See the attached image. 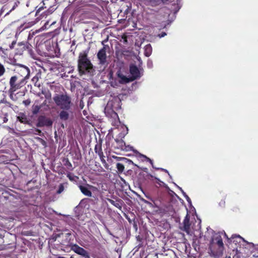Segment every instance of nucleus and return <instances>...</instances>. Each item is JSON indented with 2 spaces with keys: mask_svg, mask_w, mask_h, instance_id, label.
<instances>
[{
  "mask_svg": "<svg viewBox=\"0 0 258 258\" xmlns=\"http://www.w3.org/2000/svg\"><path fill=\"white\" fill-rule=\"evenodd\" d=\"M145 202L146 203L148 204H151L150 203H149V202L146 201H145Z\"/></svg>",
  "mask_w": 258,
  "mask_h": 258,
  "instance_id": "47",
  "label": "nucleus"
},
{
  "mask_svg": "<svg viewBox=\"0 0 258 258\" xmlns=\"http://www.w3.org/2000/svg\"><path fill=\"white\" fill-rule=\"evenodd\" d=\"M68 110H63L62 109L61 111L59 113V118L63 121L67 120L69 118V113L68 112Z\"/></svg>",
  "mask_w": 258,
  "mask_h": 258,
  "instance_id": "16",
  "label": "nucleus"
},
{
  "mask_svg": "<svg viewBox=\"0 0 258 258\" xmlns=\"http://www.w3.org/2000/svg\"><path fill=\"white\" fill-rule=\"evenodd\" d=\"M112 112L114 115H117V114L114 111H112Z\"/></svg>",
  "mask_w": 258,
  "mask_h": 258,
  "instance_id": "49",
  "label": "nucleus"
},
{
  "mask_svg": "<svg viewBox=\"0 0 258 258\" xmlns=\"http://www.w3.org/2000/svg\"><path fill=\"white\" fill-rule=\"evenodd\" d=\"M95 152L99 155L103 154V152L102 150L101 144H97L94 148Z\"/></svg>",
  "mask_w": 258,
  "mask_h": 258,
  "instance_id": "22",
  "label": "nucleus"
},
{
  "mask_svg": "<svg viewBox=\"0 0 258 258\" xmlns=\"http://www.w3.org/2000/svg\"><path fill=\"white\" fill-rule=\"evenodd\" d=\"M39 76H40V74H37L35 76H34V77L32 79V81L33 83H36L38 81V80H39Z\"/></svg>",
  "mask_w": 258,
  "mask_h": 258,
  "instance_id": "34",
  "label": "nucleus"
},
{
  "mask_svg": "<svg viewBox=\"0 0 258 258\" xmlns=\"http://www.w3.org/2000/svg\"><path fill=\"white\" fill-rule=\"evenodd\" d=\"M53 123L52 120L46 117L44 115H40L37 119L36 126L38 127H42L43 126L49 127L51 126Z\"/></svg>",
  "mask_w": 258,
  "mask_h": 258,
  "instance_id": "7",
  "label": "nucleus"
},
{
  "mask_svg": "<svg viewBox=\"0 0 258 258\" xmlns=\"http://www.w3.org/2000/svg\"><path fill=\"white\" fill-rule=\"evenodd\" d=\"M36 23L34 21L25 22L21 25L17 29L16 34H20L22 32L26 29H28L33 26Z\"/></svg>",
  "mask_w": 258,
  "mask_h": 258,
  "instance_id": "13",
  "label": "nucleus"
},
{
  "mask_svg": "<svg viewBox=\"0 0 258 258\" xmlns=\"http://www.w3.org/2000/svg\"><path fill=\"white\" fill-rule=\"evenodd\" d=\"M16 41H13L12 43L10 45V48L11 49H13L15 45L16 44Z\"/></svg>",
  "mask_w": 258,
  "mask_h": 258,
  "instance_id": "40",
  "label": "nucleus"
},
{
  "mask_svg": "<svg viewBox=\"0 0 258 258\" xmlns=\"http://www.w3.org/2000/svg\"><path fill=\"white\" fill-rule=\"evenodd\" d=\"M63 190L64 186L63 184L61 183L59 185L58 189H57L56 193L57 194H60L63 191Z\"/></svg>",
  "mask_w": 258,
  "mask_h": 258,
  "instance_id": "31",
  "label": "nucleus"
},
{
  "mask_svg": "<svg viewBox=\"0 0 258 258\" xmlns=\"http://www.w3.org/2000/svg\"><path fill=\"white\" fill-rule=\"evenodd\" d=\"M42 107V105H33L32 107V112L33 113V114L35 115V114H37L40 109H41Z\"/></svg>",
  "mask_w": 258,
  "mask_h": 258,
  "instance_id": "23",
  "label": "nucleus"
},
{
  "mask_svg": "<svg viewBox=\"0 0 258 258\" xmlns=\"http://www.w3.org/2000/svg\"><path fill=\"white\" fill-rule=\"evenodd\" d=\"M6 72V69L4 66L0 63V77L3 76Z\"/></svg>",
  "mask_w": 258,
  "mask_h": 258,
  "instance_id": "29",
  "label": "nucleus"
},
{
  "mask_svg": "<svg viewBox=\"0 0 258 258\" xmlns=\"http://www.w3.org/2000/svg\"><path fill=\"white\" fill-rule=\"evenodd\" d=\"M3 237L4 236L1 234H0V238L3 239Z\"/></svg>",
  "mask_w": 258,
  "mask_h": 258,
  "instance_id": "46",
  "label": "nucleus"
},
{
  "mask_svg": "<svg viewBox=\"0 0 258 258\" xmlns=\"http://www.w3.org/2000/svg\"><path fill=\"white\" fill-rule=\"evenodd\" d=\"M128 133V128L127 127H125V130L122 132L121 133H119L118 135V138L119 139H122V138H124L125 135Z\"/></svg>",
  "mask_w": 258,
  "mask_h": 258,
  "instance_id": "26",
  "label": "nucleus"
},
{
  "mask_svg": "<svg viewBox=\"0 0 258 258\" xmlns=\"http://www.w3.org/2000/svg\"><path fill=\"white\" fill-rule=\"evenodd\" d=\"M158 169H159V170H161V171H164V172H166V173H167L169 175V172H168V170H166V169H163V168H158Z\"/></svg>",
  "mask_w": 258,
  "mask_h": 258,
  "instance_id": "42",
  "label": "nucleus"
},
{
  "mask_svg": "<svg viewBox=\"0 0 258 258\" xmlns=\"http://www.w3.org/2000/svg\"><path fill=\"white\" fill-rule=\"evenodd\" d=\"M35 131L38 133V134H40L41 133V131L39 129L36 128L35 130Z\"/></svg>",
  "mask_w": 258,
  "mask_h": 258,
  "instance_id": "44",
  "label": "nucleus"
},
{
  "mask_svg": "<svg viewBox=\"0 0 258 258\" xmlns=\"http://www.w3.org/2000/svg\"><path fill=\"white\" fill-rule=\"evenodd\" d=\"M46 104V100H45L43 102V103L42 104V105H42V106L43 105H45V104Z\"/></svg>",
  "mask_w": 258,
  "mask_h": 258,
  "instance_id": "45",
  "label": "nucleus"
},
{
  "mask_svg": "<svg viewBox=\"0 0 258 258\" xmlns=\"http://www.w3.org/2000/svg\"><path fill=\"white\" fill-rule=\"evenodd\" d=\"M209 249L214 256L220 257L223 253L224 246L221 247L220 246H209Z\"/></svg>",
  "mask_w": 258,
  "mask_h": 258,
  "instance_id": "11",
  "label": "nucleus"
},
{
  "mask_svg": "<svg viewBox=\"0 0 258 258\" xmlns=\"http://www.w3.org/2000/svg\"><path fill=\"white\" fill-rule=\"evenodd\" d=\"M57 106L61 109L70 110L72 105L71 98L67 94H56L53 98Z\"/></svg>",
  "mask_w": 258,
  "mask_h": 258,
  "instance_id": "3",
  "label": "nucleus"
},
{
  "mask_svg": "<svg viewBox=\"0 0 258 258\" xmlns=\"http://www.w3.org/2000/svg\"><path fill=\"white\" fill-rule=\"evenodd\" d=\"M66 173L65 168L64 167H61V168L60 169V170L58 172V174L63 175V174H65Z\"/></svg>",
  "mask_w": 258,
  "mask_h": 258,
  "instance_id": "38",
  "label": "nucleus"
},
{
  "mask_svg": "<svg viewBox=\"0 0 258 258\" xmlns=\"http://www.w3.org/2000/svg\"><path fill=\"white\" fill-rule=\"evenodd\" d=\"M79 189L86 196L91 197L92 192L86 186L80 185L79 186Z\"/></svg>",
  "mask_w": 258,
  "mask_h": 258,
  "instance_id": "17",
  "label": "nucleus"
},
{
  "mask_svg": "<svg viewBox=\"0 0 258 258\" xmlns=\"http://www.w3.org/2000/svg\"><path fill=\"white\" fill-rule=\"evenodd\" d=\"M225 258H231L230 256H226Z\"/></svg>",
  "mask_w": 258,
  "mask_h": 258,
  "instance_id": "53",
  "label": "nucleus"
},
{
  "mask_svg": "<svg viewBox=\"0 0 258 258\" xmlns=\"http://www.w3.org/2000/svg\"><path fill=\"white\" fill-rule=\"evenodd\" d=\"M89 49L83 50L79 54L78 71L80 76L93 75L95 71L94 66L88 57Z\"/></svg>",
  "mask_w": 258,
  "mask_h": 258,
  "instance_id": "1",
  "label": "nucleus"
},
{
  "mask_svg": "<svg viewBox=\"0 0 258 258\" xmlns=\"http://www.w3.org/2000/svg\"><path fill=\"white\" fill-rule=\"evenodd\" d=\"M18 46L17 49L20 53H22L25 50H27L30 54L33 52V46L27 41L19 42Z\"/></svg>",
  "mask_w": 258,
  "mask_h": 258,
  "instance_id": "9",
  "label": "nucleus"
},
{
  "mask_svg": "<svg viewBox=\"0 0 258 258\" xmlns=\"http://www.w3.org/2000/svg\"><path fill=\"white\" fill-rule=\"evenodd\" d=\"M14 72L15 73V76L27 83V80L29 79L30 75V70L28 67L23 64H18L16 67Z\"/></svg>",
  "mask_w": 258,
  "mask_h": 258,
  "instance_id": "4",
  "label": "nucleus"
},
{
  "mask_svg": "<svg viewBox=\"0 0 258 258\" xmlns=\"http://www.w3.org/2000/svg\"><path fill=\"white\" fill-rule=\"evenodd\" d=\"M27 82L14 75L12 76L10 79L9 85L10 88L8 90V94L10 98L13 101H16V98L15 97V92L19 89L24 87Z\"/></svg>",
  "mask_w": 258,
  "mask_h": 258,
  "instance_id": "2",
  "label": "nucleus"
},
{
  "mask_svg": "<svg viewBox=\"0 0 258 258\" xmlns=\"http://www.w3.org/2000/svg\"><path fill=\"white\" fill-rule=\"evenodd\" d=\"M103 47L99 50L97 54V58L99 60V64L104 65L107 62L106 50L109 49V47L107 45H104L103 41L102 42Z\"/></svg>",
  "mask_w": 258,
  "mask_h": 258,
  "instance_id": "6",
  "label": "nucleus"
},
{
  "mask_svg": "<svg viewBox=\"0 0 258 258\" xmlns=\"http://www.w3.org/2000/svg\"><path fill=\"white\" fill-rule=\"evenodd\" d=\"M117 76L118 78H120L124 83H128L130 81L129 79L126 77L121 74H118Z\"/></svg>",
  "mask_w": 258,
  "mask_h": 258,
  "instance_id": "27",
  "label": "nucleus"
},
{
  "mask_svg": "<svg viewBox=\"0 0 258 258\" xmlns=\"http://www.w3.org/2000/svg\"><path fill=\"white\" fill-rule=\"evenodd\" d=\"M9 13H10V12H8V13H7V14L5 15V16H7V15H8V14H9Z\"/></svg>",
  "mask_w": 258,
  "mask_h": 258,
  "instance_id": "52",
  "label": "nucleus"
},
{
  "mask_svg": "<svg viewBox=\"0 0 258 258\" xmlns=\"http://www.w3.org/2000/svg\"><path fill=\"white\" fill-rule=\"evenodd\" d=\"M87 185L88 186H89L90 188L93 187V186L92 185H89V184H87Z\"/></svg>",
  "mask_w": 258,
  "mask_h": 258,
  "instance_id": "50",
  "label": "nucleus"
},
{
  "mask_svg": "<svg viewBox=\"0 0 258 258\" xmlns=\"http://www.w3.org/2000/svg\"><path fill=\"white\" fill-rule=\"evenodd\" d=\"M36 32H34V31H32V32H29V35H28V40H31L32 37H33V36L36 34Z\"/></svg>",
  "mask_w": 258,
  "mask_h": 258,
  "instance_id": "35",
  "label": "nucleus"
},
{
  "mask_svg": "<svg viewBox=\"0 0 258 258\" xmlns=\"http://www.w3.org/2000/svg\"><path fill=\"white\" fill-rule=\"evenodd\" d=\"M62 162L63 163V165L67 167L69 171H72L74 170L72 164L69 161L68 158H64L62 159Z\"/></svg>",
  "mask_w": 258,
  "mask_h": 258,
  "instance_id": "19",
  "label": "nucleus"
},
{
  "mask_svg": "<svg viewBox=\"0 0 258 258\" xmlns=\"http://www.w3.org/2000/svg\"><path fill=\"white\" fill-rule=\"evenodd\" d=\"M156 181L155 183L157 184L159 186H162L164 183L163 181H161L159 179L155 178Z\"/></svg>",
  "mask_w": 258,
  "mask_h": 258,
  "instance_id": "36",
  "label": "nucleus"
},
{
  "mask_svg": "<svg viewBox=\"0 0 258 258\" xmlns=\"http://www.w3.org/2000/svg\"><path fill=\"white\" fill-rule=\"evenodd\" d=\"M184 197L186 198V200H187V201L188 202V203H190L191 202V200L189 198V197L186 195L185 194V193H184Z\"/></svg>",
  "mask_w": 258,
  "mask_h": 258,
  "instance_id": "39",
  "label": "nucleus"
},
{
  "mask_svg": "<svg viewBox=\"0 0 258 258\" xmlns=\"http://www.w3.org/2000/svg\"><path fill=\"white\" fill-rule=\"evenodd\" d=\"M143 159H145V160H146L147 161H148L150 162V163L152 165V167L153 168H154V166H153V161L149 158H148V157H147L146 155H142L141 154V156H140Z\"/></svg>",
  "mask_w": 258,
  "mask_h": 258,
  "instance_id": "28",
  "label": "nucleus"
},
{
  "mask_svg": "<svg viewBox=\"0 0 258 258\" xmlns=\"http://www.w3.org/2000/svg\"><path fill=\"white\" fill-rule=\"evenodd\" d=\"M31 101L30 99H28L26 100H25L23 101V103L26 106H27L29 105L31 103Z\"/></svg>",
  "mask_w": 258,
  "mask_h": 258,
  "instance_id": "37",
  "label": "nucleus"
},
{
  "mask_svg": "<svg viewBox=\"0 0 258 258\" xmlns=\"http://www.w3.org/2000/svg\"><path fill=\"white\" fill-rule=\"evenodd\" d=\"M152 48L150 44L146 45L145 46V52L144 54L145 55L148 57L149 56L151 53H152Z\"/></svg>",
  "mask_w": 258,
  "mask_h": 258,
  "instance_id": "21",
  "label": "nucleus"
},
{
  "mask_svg": "<svg viewBox=\"0 0 258 258\" xmlns=\"http://www.w3.org/2000/svg\"><path fill=\"white\" fill-rule=\"evenodd\" d=\"M183 229L182 230L185 231L186 233L189 234L190 232V224L189 222V217L187 214L185 217L183 221Z\"/></svg>",
  "mask_w": 258,
  "mask_h": 258,
  "instance_id": "14",
  "label": "nucleus"
},
{
  "mask_svg": "<svg viewBox=\"0 0 258 258\" xmlns=\"http://www.w3.org/2000/svg\"><path fill=\"white\" fill-rule=\"evenodd\" d=\"M107 201L112 205L116 207L117 208L121 210L122 208V205L123 204V202L120 199H117L116 200L114 201L110 199H107Z\"/></svg>",
  "mask_w": 258,
  "mask_h": 258,
  "instance_id": "15",
  "label": "nucleus"
},
{
  "mask_svg": "<svg viewBox=\"0 0 258 258\" xmlns=\"http://www.w3.org/2000/svg\"><path fill=\"white\" fill-rule=\"evenodd\" d=\"M224 236L225 237H226L228 240L229 241V242H231V239H233L234 237H237V235H232L231 237L230 238H229L228 237V235H227V234L224 232ZM237 237H240V236L239 235L237 236Z\"/></svg>",
  "mask_w": 258,
  "mask_h": 258,
  "instance_id": "33",
  "label": "nucleus"
},
{
  "mask_svg": "<svg viewBox=\"0 0 258 258\" xmlns=\"http://www.w3.org/2000/svg\"><path fill=\"white\" fill-rule=\"evenodd\" d=\"M99 158L100 159V160L101 161V162L102 163V164L105 166V165H107V163L106 162V160L105 159V156L104 155V154H101V155H99Z\"/></svg>",
  "mask_w": 258,
  "mask_h": 258,
  "instance_id": "30",
  "label": "nucleus"
},
{
  "mask_svg": "<svg viewBox=\"0 0 258 258\" xmlns=\"http://www.w3.org/2000/svg\"><path fill=\"white\" fill-rule=\"evenodd\" d=\"M37 141H38L44 147L46 146V142L42 138L39 137H37L36 138Z\"/></svg>",
  "mask_w": 258,
  "mask_h": 258,
  "instance_id": "32",
  "label": "nucleus"
},
{
  "mask_svg": "<svg viewBox=\"0 0 258 258\" xmlns=\"http://www.w3.org/2000/svg\"><path fill=\"white\" fill-rule=\"evenodd\" d=\"M130 73L132 75L131 78V81L135 80L141 77L138 68L135 64H132L130 66Z\"/></svg>",
  "mask_w": 258,
  "mask_h": 258,
  "instance_id": "10",
  "label": "nucleus"
},
{
  "mask_svg": "<svg viewBox=\"0 0 258 258\" xmlns=\"http://www.w3.org/2000/svg\"><path fill=\"white\" fill-rule=\"evenodd\" d=\"M116 168L119 173H122L124 169V166L122 163H117L116 164Z\"/></svg>",
  "mask_w": 258,
  "mask_h": 258,
  "instance_id": "25",
  "label": "nucleus"
},
{
  "mask_svg": "<svg viewBox=\"0 0 258 258\" xmlns=\"http://www.w3.org/2000/svg\"><path fill=\"white\" fill-rule=\"evenodd\" d=\"M38 9L36 12V16H38L39 13L41 12V10L44 9H46L48 8L47 11H45L43 13L40 14L41 17L47 16L51 14L54 11L55 8L54 7H51L49 4V0H43L42 2L36 8H38Z\"/></svg>",
  "mask_w": 258,
  "mask_h": 258,
  "instance_id": "5",
  "label": "nucleus"
},
{
  "mask_svg": "<svg viewBox=\"0 0 258 258\" xmlns=\"http://www.w3.org/2000/svg\"><path fill=\"white\" fill-rule=\"evenodd\" d=\"M115 141L118 145V147H117L118 149H120L122 150H128L126 149L125 143L122 139H115Z\"/></svg>",
  "mask_w": 258,
  "mask_h": 258,
  "instance_id": "18",
  "label": "nucleus"
},
{
  "mask_svg": "<svg viewBox=\"0 0 258 258\" xmlns=\"http://www.w3.org/2000/svg\"><path fill=\"white\" fill-rule=\"evenodd\" d=\"M5 247V246L4 245H0V250L4 249Z\"/></svg>",
  "mask_w": 258,
  "mask_h": 258,
  "instance_id": "43",
  "label": "nucleus"
},
{
  "mask_svg": "<svg viewBox=\"0 0 258 258\" xmlns=\"http://www.w3.org/2000/svg\"><path fill=\"white\" fill-rule=\"evenodd\" d=\"M7 120H8V119L5 117V119H4V121L5 122H6L7 121Z\"/></svg>",
  "mask_w": 258,
  "mask_h": 258,
  "instance_id": "48",
  "label": "nucleus"
},
{
  "mask_svg": "<svg viewBox=\"0 0 258 258\" xmlns=\"http://www.w3.org/2000/svg\"><path fill=\"white\" fill-rule=\"evenodd\" d=\"M67 176L71 181H75L76 179L79 178L78 176L73 175V174L71 173L70 171H67Z\"/></svg>",
  "mask_w": 258,
  "mask_h": 258,
  "instance_id": "24",
  "label": "nucleus"
},
{
  "mask_svg": "<svg viewBox=\"0 0 258 258\" xmlns=\"http://www.w3.org/2000/svg\"><path fill=\"white\" fill-rule=\"evenodd\" d=\"M17 119L21 123L24 124L29 123V120L27 118L26 115L24 113L20 114V115L17 117Z\"/></svg>",
  "mask_w": 258,
  "mask_h": 258,
  "instance_id": "20",
  "label": "nucleus"
},
{
  "mask_svg": "<svg viewBox=\"0 0 258 258\" xmlns=\"http://www.w3.org/2000/svg\"><path fill=\"white\" fill-rule=\"evenodd\" d=\"M160 37H163L165 35H166V33L165 32H162L159 35Z\"/></svg>",
  "mask_w": 258,
  "mask_h": 258,
  "instance_id": "41",
  "label": "nucleus"
},
{
  "mask_svg": "<svg viewBox=\"0 0 258 258\" xmlns=\"http://www.w3.org/2000/svg\"><path fill=\"white\" fill-rule=\"evenodd\" d=\"M71 249L75 253L81 255L84 258H90L88 252L76 244L72 245Z\"/></svg>",
  "mask_w": 258,
  "mask_h": 258,
  "instance_id": "8",
  "label": "nucleus"
},
{
  "mask_svg": "<svg viewBox=\"0 0 258 258\" xmlns=\"http://www.w3.org/2000/svg\"><path fill=\"white\" fill-rule=\"evenodd\" d=\"M169 208L170 209H172V207H170Z\"/></svg>",
  "mask_w": 258,
  "mask_h": 258,
  "instance_id": "54",
  "label": "nucleus"
},
{
  "mask_svg": "<svg viewBox=\"0 0 258 258\" xmlns=\"http://www.w3.org/2000/svg\"><path fill=\"white\" fill-rule=\"evenodd\" d=\"M67 235L70 236L71 235V233H68L66 234Z\"/></svg>",
  "mask_w": 258,
  "mask_h": 258,
  "instance_id": "51",
  "label": "nucleus"
},
{
  "mask_svg": "<svg viewBox=\"0 0 258 258\" xmlns=\"http://www.w3.org/2000/svg\"><path fill=\"white\" fill-rule=\"evenodd\" d=\"M210 246H220L221 247L224 246L221 236L218 235L212 238L210 243Z\"/></svg>",
  "mask_w": 258,
  "mask_h": 258,
  "instance_id": "12",
  "label": "nucleus"
}]
</instances>
